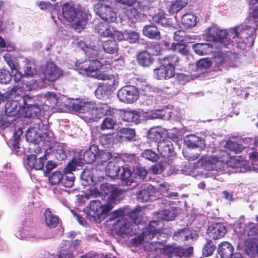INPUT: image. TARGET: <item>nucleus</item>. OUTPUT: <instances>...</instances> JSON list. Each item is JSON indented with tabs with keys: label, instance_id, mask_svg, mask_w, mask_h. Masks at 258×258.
Instances as JSON below:
<instances>
[{
	"label": "nucleus",
	"instance_id": "obj_30",
	"mask_svg": "<svg viewBox=\"0 0 258 258\" xmlns=\"http://www.w3.org/2000/svg\"><path fill=\"white\" fill-rule=\"evenodd\" d=\"M184 143L187 147L191 148L202 147L205 145L204 142L202 139L194 135L186 136L184 139Z\"/></svg>",
	"mask_w": 258,
	"mask_h": 258
},
{
	"label": "nucleus",
	"instance_id": "obj_32",
	"mask_svg": "<svg viewBox=\"0 0 258 258\" xmlns=\"http://www.w3.org/2000/svg\"><path fill=\"white\" fill-rule=\"evenodd\" d=\"M143 34L151 39L160 38V33L157 28L153 24L147 25L144 27Z\"/></svg>",
	"mask_w": 258,
	"mask_h": 258
},
{
	"label": "nucleus",
	"instance_id": "obj_36",
	"mask_svg": "<svg viewBox=\"0 0 258 258\" xmlns=\"http://www.w3.org/2000/svg\"><path fill=\"white\" fill-rule=\"evenodd\" d=\"M181 23L185 28L193 27L197 24V17L191 13L185 14L182 17Z\"/></svg>",
	"mask_w": 258,
	"mask_h": 258
},
{
	"label": "nucleus",
	"instance_id": "obj_26",
	"mask_svg": "<svg viewBox=\"0 0 258 258\" xmlns=\"http://www.w3.org/2000/svg\"><path fill=\"white\" fill-rule=\"evenodd\" d=\"M31 98L27 100V103L24 104L27 107L23 109V114L25 117H38L41 113L40 108L36 105L31 104Z\"/></svg>",
	"mask_w": 258,
	"mask_h": 258
},
{
	"label": "nucleus",
	"instance_id": "obj_62",
	"mask_svg": "<svg viewBox=\"0 0 258 258\" xmlns=\"http://www.w3.org/2000/svg\"><path fill=\"white\" fill-rule=\"evenodd\" d=\"M19 68L18 66H17V68L15 69H14L13 70H11L12 71V75H11V78L13 77L14 80V81L15 82H18L21 81L22 75V74L19 71Z\"/></svg>",
	"mask_w": 258,
	"mask_h": 258
},
{
	"label": "nucleus",
	"instance_id": "obj_59",
	"mask_svg": "<svg viewBox=\"0 0 258 258\" xmlns=\"http://www.w3.org/2000/svg\"><path fill=\"white\" fill-rule=\"evenodd\" d=\"M4 58L11 68V70H13L14 69L16 68L17 66H18V64L14 60V58H13L10 54H5L4 56Z\"/></svg>",
	"mask_w": 258,
	"mask_h": 258
},
{
	"label": "nucleus",
	"instance_id": "obj_13",
	"mask_svg": "<svg viewBox=\"0 0 258 258\" xmlns=\"http://www.w3.org/2000/svg\"><path fill=\"white\" fill-rule=\"evenodd\" d=\"M4 97H5L6 103L8 102H17L19 106V110L21 107V104L19 101H22L23 104H27V100H30V97L28 95H23V88L19 86H15L5 92Z\"/></svg>",
	"mask_w": 258,
	"mask_h": 258
},
{
	"label": "nucleus",
	"instance_id": "obj_18",
	"mask_svg": "<svg viewBox=\"0 0 258 258\" xmlns=\"http://www.w3.org/2000/svg\"><path fill=\"white\" fill-rule=\"evenodd\" d=\"M155 192V188L152 185L145 184L142 187V189L138 193V200L141 202L152 201L154 199Z\"/></svg>",
	"mask_w": 258,
	"mask_h": 258
},
{
	"label": "nucleus",
	"instance_id": "obj_15",
	"mask_svg": "<svg viewBox=\"0 0 258 258\" xmlns=\"http://www.w3.org/2000/svg\"><path fill=\"white\" fill-rule=\"evenodd\" d=\"M139 96V92L135 86L127 85L120 88L117 92L119 100L122 102L131 103L136 101Z\"/></svg>",
	"mask_w": 258,
	"mask_h": 258
},
{
	"label": "nucleus",
	"instance_id": "obj_48",
	"mask_svg": "<svg viewBox=\"0 0 258 258\" xmlns=\"http://www.w3.org/2000/svg\"><path fill=\"white\" fill-rule=\"evenodd\" d=\"M171 49L183 55H185L188 52L186 45L180 42L173 43L171 44Z\"/></svg>",
	"mask_w": 258,
	"mask_h": 258
},
{
	"label": "nucleus",
	"instance_id": "obj_21",
	"mask_svg": "<svg viewBox=\"0 0 258 258\" xmlns=\"http://www.w3.org/2000/svg\"><path fill=\"white\" fill-rule=\"evenodd\" d=\"M46 160V158L45 155L37 158L36 155L31 154L28 156L27 158V165L31 169H42Z\"/></svg>",
	"mask_w": 258,
	"mask_h": 258
},
{
	"label": "nucleus",
	"instance_id": "obj_39",
	"mask_svg": "<svg viewBox=\"0 0 258 258\" xmlns=\"http://www.w3.org/2000/svg\"><path fill=\"white\" fill-rule=\"evenodd\" d=\"M15 236L20 239H27L33 240L34 238V234L30 230L28 227H24L22 229L18 230L15 234Z\"/></svg>",
	"mask_w": 258,
	"mask_h": 258
},
{
	"label": "nucleus",
	"instance_id": "obj_2",
	"mask_svg": "<svg viewBox=\"0 0 258 258\" xmlns=\"http://www.w3.org/2000/svg\"><path fill=\"white\" fill-rule=\"evenodd\" d=\"M61 112L74 111L81 113V117L86 122L97 120L104 115H112L116 109L107 104L96 103L88 100L70 99L62 97L55 106Z\"/></svg>",
	"mask_w": 258,
	"mask_h": 258
},
{
	"label": "nucleus",
	"instance_id": "obj_22",
	"mask_svg": "<svg viewBox=\"0 0 258 258\" xmlns=\"http://www.w3.org/2000/svg\"><path fill=\"white\" fill-rule=\"evenodd\" d=\"M41 132L42 130L38 128L37 125L35 126L31 127L26 131V138L28 142L34 143L37 148L38 147L36 145L39 142L41 141Z\"/></svg>",
	"mask_w": 258,
	"mask_h": 258
},
{
	"label": "nucleus",
	"instance_id": "obj_12",
	"mask_svg": "<svg viewBox=\"0 0 258 258\" xmlns=\"http://www.w3.org/2000/svg\"><path fill=\"white\" fill-rule=\"evenodd\" d=\"M18 103L16 102H8L5 104V113L0 116V127L5 128L8 127L17 115L19 110Z\"/></svg>",
	"mask_w": 258,
	"mask_h": 258
},
{
	"label": "nucleus",
	"instance_id": "obj_52",
	"mask_svg": "<svg viewBox=\"0 0 258 258\" xmlns=\"http://www.w3.org/2000/svg\"><path fill=\"white\" fill-rule=\"evenodd\" d=\"M110 153L107 152H102L99 155H97V159L98 162H100L102 164L109 162L111 158H113Z\"/></svg>",
	"mask_w": 258,
	"mask_h": 258
},
{
	"label": "nucleus",
	"instance_id": "obj_41",
	"mask_svg": "<svg viewBox=\"0 0 258 258\" xmlns=\"http://www.w3.org/2000/svg\"><path fill=\"white\" fill-rule=\"evenodd\" d=\"M44 216L46 224L49 228H53L56 226L58 218L53 215L49 210L47 209L45 211Z\"/></svg>",
	"mask_w": 258,
	"mask_h": 258
},
{
	"label": "nucleus",
	"instance_id": "obj_57",
	"mask_svg": "<svg viewBox=\"0 0 258 258\" xmlns=\"http://www.w3.org/2000/svg\"><path fill=\"white\" fill-rule=\"evenodd\" d=\"M142 156L144 158L152 161H155L158 158V155L155 152L150 150H145L142 153Z\"/></svg>",
	"mask_w": 258,
	"mask_h": 258
},
{
	"label": "nucleus",
	"instance_id": "obj_14",
	"mask_svg": "<svg viewBox=\"0 0 258 258\" xmlns=\"http://www.w3.org/2000/svg\"><path fill=\"white\" fill-rule=\"evenodd\" d=\"M94 11L96 14L104 20L105 22L101 23H107L109 25V22H113L116 20V14L112 9L108 5L103 4L99 2L94 6ZM100 24V23H99ZM95 26V27L96 25Z\"/></svg>",
	"mask_w": 258,
	"mask_h": 258
},
{
	"label": "nucleus",
	"instance_id": "obj_23",
	"mask_svg": "<svg viewBox=\"0 0 258 258\" xmlns=\"http://www.w3.org/2000/svg\"><path fill=\"white\" fill-rule=\"evenodd\" d=\"M198 236V233L196 230L189 229H183L176 232L173 238L175 240L183 241L188 240L189 239H195Z\"/></svg>",
	"mask_w": 258,
	"mask_h": 258
},
{
	"label": "nucleus",
	"instance_id": "obj_55",
	"mask_svg": "<svg viewBox=\"0 0 258 258\" xmlns=\"http://www.w3.org/2000/svg\"><path fill=\"white\" fill-rule=\"evenodd\" d=\"M1 177L0 182L2 183H8L10 184L16 181L15 176L12 174H8V172L6 173V175L3 173L2 176L1 175Z\"/></svg>",
	"mask_w": 258,
	"mask_h": 258
},
{
	"label": "nucleus",
	"instance_id": "obj_10",
	"mask_svg": "<svg viewBox=\"0 0 258 258\" xmlns=\"http://www.w3.org/2000/svg\"><path fill=\"white\" fill-rule=\"evenodd\" d=\"M62 15L68 21L72 23V27L79 32L85 28L91 16L86 12L77 11L74 6L69 4L63 5Z\"/></svg>",
	"mask_w": 258,
	"mask_h": 258
},
{
	"label": "nucleus",
	"instance_id": "obj_56",
	"mask_svg": "<svg viewBox=\"0 0 258 258\" xmlns=\"http://www.w3.org/2000/svg\"><path fill=\"white\" fill-rule=\"evenodd\" d=\"M135 174L140 179H145L147 175V171L146 169L142 166L138 165L134 169Z\"/></svg>",
	"mask_w": 258,
	"mask_h": 258
},
{
	"label": "nucleus",
	"instance_id": "obj_16",
	"mask_svg": "<svg viewBox=\"0 0 258 258\" xmlns=\"http://www.w3.org/2000/svg\"><path fill=\"white\" fill-rule=\"evenodd\" d=\"M45 79L53 82L58 79L62 74L58 67L52 62H47L43 70Z\"/></svg>",
	"mask_w": 258,
	"mask_h": 258
},
{
	"label": "nucleus",
	"instance_id": "obj_44",
	"mask_svg": "<svg viewBox=\"0 0 258 258\" xmlns=\"http://www.w3.org/2000/svg\"><path fill=\"white\" fill-rule=\"evenodd\" d=\"M66 170L65 172L67 174L62 175L61 184L66 187H71L74 184L75 177L73 174L71 173L73 170L68 171L70 170L67 169V167L66 168Z\"/></svg>",
	"mask_w": 258,
	"mask_h": 258
},
{
	"label": "nucleus",
	"instance_id": "obj_27",
	"mask_svg": "<svg viewBox=\"0 0 258 258\" xmlns=\"http://www.w3.org/2000/svg\"><path fill=\"white\" fill-rule=\"evenodd\" d=\"M114 40H108L104 42L102 44L100 42H97L96 45H94L92 47L94 49L97 48L98 45L101 46L102 49H103L104 51L108 53H114L117 51L118 46L115 42L116 39L113 38Z\"/></svg>",
	"mask_w": 258,
	"mask_h": 258
},
{
	"label": "nucleus",
	"instance_id": "obj_60",
	"mask_svg": "<svg viewBox=\"0 0 258 258\" xmlns=\"http://www.w3.org/2000/svg\"><path fill=\"white\" fill-rule=\"evenodd\" d=\"M212 64L211 61L209 59H201L198 61L196 64L197 69L202 70L209 68Z\"/></svg>",
	"mask_w": 258,
	"mask_h": 258
},
{
	"label": "nucleus",
	"instance_id": "obj_7",
	"mask_svg": "<svg viewBox=\"0 0 258 258\" xmlns=\"http://www.w3.org/2000/svg\"><path fill=\"white\" fill-rule=\"evenodd\" d=\"M244 218L236 222L234 231L244 239V249L250 258H258V224L248 222L243 224Z\"/></svg>",
	"mask_w": 258,
	"mask_h": 258
},
{
	"label": "nucleus",
	"instance_id": "obj_58",
	"mask_svg": "<svg viewBox=\"0 0 258 258\" xmlns=\"http://www.w3.org/2000/svg\"><path fill=\"white\" fill-rule=\"evenodd\" d=\"M189 37V35H186L185 32L181 30L175 32L174 36V40L179 43L184 40L188 41Z\"/></svg>",
	"mask_w": 258,
	"mask_h": 258
},
{
	"label": "nucleus",
	"instance_id": "obj_17",
	"mask_svg": "<svg viewBox=\"0 0 258 258\" xmlns=\"http://www.w3.org/2000/svg\"><path fill=\"white\" fill-rule=\"evenodd\" d=\"M175 69L174 68L168 67L161 64L160 66L154 69V75L156 78L159 80H167L174 76Z\"/></svg>",
	"mask_w": 258,
	"mask_h": 258
},
{
	"label": "nucleus",
	"instance_id": "obj_31",
	"mask_svg": "<svg viewBox=\"0 0 258 258\" xmlns=\"http://www.w3.org/2000/svg\"><path fill=\"white\" fill-rule=\"evenodd\" d=\"M177 214V210L174 207L161 211L157 213V217L166 221H171L174 219Z\"/></svg>",
	"mask_w": 258,
	"mask_h": 258
},
{
	"label": "nucleus",
	"instance_id": "obj_25",
	"mask_svg": "<svg viewBox=\"0 0 258 258\" xmlns=\"http://www.w3.org/2000/svg\"><path fill=\"white\" fill-rule=\"evenodd\" d=\"M157 149L162 157H168L173 151V147L170 140H164L158 143Z\"/></svg>",
	"mask_w": 258,
	"mask_h": 258
},
{
	"label": "nucleus",
	"instance_id": "obj_6",
	"mask_svg": "<svg viewBox=\"0 0 258 258\" xmlns=\"http://www.w3.org/2000/svg\"><path fill=\"white\" fill-rule=\"evenodd\" d=\"M140 211L136 209L131 213L127 208H121L111 213L110 220L114 221L113 229L115 233L123 237L137 233L139 228L137 225Z\"/></svg>",
	"mask_w": 258,
	"mask_h": 258
},
{
	"label": "nucleus",
	"instance_id": "obj_28",
	"mask_svg": "<svg viewBox=\"0 0 258 258\" xmlns=\"http://www.w3.org/2000/svg\"><path fill=\"white\" fill-rule=\"evenodd\" d=\"M233 247L227 241L221 242L218 246V251L222 258H229L233 252Z\"/></svg>",
	"mask_w": 258,
	"mask_h": 258
},
{
	"label": "nucleus",
	"instance_id": "obj_20",
	"mask_svg": "<svg viewBox=\"0 0 258 258\" xmlns=\"http://www.w3.org/2000/svg\"><path fill=\"white\" fill-rule=\"evenodd\" d=\"M120 162V158L114 157L111 158V160L107 162L105 167V173L107 176L114 178L118 175L120 170L119 165Z\"/></svg>",
	"mask_w": 258,
	"mask_h": 258
},
{
	"label": "nucleus",
	"instance_id": "obj_63",
	"mask_svg": "<svg viewBox=\"0 0 258 258\" xmlns=\"http://www.w3.org/2000/svg\"><path fill=\"white\" fill-rule=\"evenodd\" d=\"M249 159L252 164V168L253 169V166L255 164H258V152L253 151L249 154Z\"/></svg>",
	"mask_w": 258,
	"mask_h": 258
},
{
	"label": "nucleus",
	"instance_id": "obj_35",
	"mask_svg": "<svg viewBox=\"0 0 258 258\" xmlns=\"http://www.w3.org/2000/svg\"><path fill=\"white\" fill-rule=\"evenodd\" d=\"M135 136V131L132 128H121L117 134V137L121 141L132 140Z\"/></svg>",
	"mask_w": 258,
	"mask_h": 258
},
{
	"label": "nucleus",
	"instance_id": "obj_19",
	"mask_svg": "<svg viewBox=\"0 0 258 258\" xmlns=\"http://www.w3.org/2000/svg\"><path fill=\"white\" fill-rule=\"evenodd\" d=\"M226 232V229L225 226L220 223L211 225L207 230L209 237L213 239L221 238L225 235Z\"/></svg>",
	"mask_w": 258,
	"mask_h": 258
},
{
	"label": "nucleus",
	"instance_id": "obj_53",
	"mask_svg": "<svg viewBox=\"0 0 258 258\" xmlns=\"http://www.w3.org/2000/svg\"><path fill=\"white\" fill-rule=\"evenodd\" d=\"M11 80V75L7 70H0V83L2 84H7Z\"/></svg>",
	"mask_w": 258,
	"mask_h": 258
},
{
	"label": "nucleus",
	"instance_id": "obj_46",
	"mask_svg": "<svg viewBox=\"0 0 258 258\" xmlns=\"http://www.w3.org/2000/svg\"><path fill=\"white\" fill-rule=\"evenodd\" d=\"M178 62V57L175 55H169L160 59V64L168 67L175 69L176 63Z\"/></svg>",
	"mask_w": 258,
	"mask_h": 258
},
{
	"label": "nucleus",
	"instance_id": "obj_43",
	"mask_svg": "<svg viewBox=\"0 0 258 258\" xmlns=\"http://www.w3.org/2000/svg\"><path fill=\"white\" fill-rule=\"evenodd\" d=\"M103 75L105 76L104 79H98L107 81L108 82L106 84L111 89L118 86L119 83V77L118 75H113L104 72H103Z\"/></svg>",
	"mask_w": 258,
	"mask_h": 258
},
{
	"label": "nucleus",
	"instance_id": "obj_42",
	"mask_svg": "<svg viewBox=\"0 0 258 258\" xmlns=\"http://www.w3.org/2000/svg\"><path fill=\"white\" fill-rule=\"evenodd\" d=\"M45 104L51 108L54 107L59 103V97L54 93L47 92L44 95Z\"/></svg>",
	"mask_w": 258,
	"mask_h": 258
},
{
	"label": "nucleus",
	"instance_id": "obj_4",
	"mask_svg": "<svg viewBox=\"0 0 258 258\" xmlns=\"http://www.w3.org/2000/svg\"><path fill=\"white\" fill-rule=\"evenodd\" d=\"M75 44H77L78 47L82 49L88 59L85 61L78 60L76 62L75 67L80 74L83 75H87L94 77L97 79H104L103 72H99L101 68L108 69L106 61L104 63L100 62L96 57H98L102 52V47L100 45L94 49L92 45H88L85 42L77 39Z\"/></svg>",
	"mask_w": 258,
	"mask_h": 258
},
{
	"label": "nucleus",
	"instance_id": "obj_49",
	"mask_svg": "<svg viewBox=\"0 0 258 258\" xmlns=\"http://www.w3.org/2000/svg\"><path fill=\"white\" fill-rule=\"evenodd\" d=\"M81 178L86 182L84 183L85 185L94 183V176L92 174H91L90 171L88 169H85L82 171Z\"/></svg>",
	"mask_w": 258,
	"mask_h": 258
},
{
	"label": "nucleus",
	"instance_id": "obj_51",
	"mask_svg": "<svg viewBox=\"0 0 258 258\" xmlns=\"http://www.w3.org/2000/svg\"><path fill=\"white\" fill-rule=\"evenodd\" d=\"M107 63V66L108 67V69H112V67L113 66L115 68L119 69L120 66H122L124 64V60L122 58H118L116 59L112 60H106Z\"/></svg>",
	"mask_w": 258,
	"mask_h": 258
},
{
	"label": "nucleus",
	"instance_id": "obj_47",
	"mask_svg": "<svg viewBox=\"0 0 258 258\" xmlns=\"http://www.w3.org/2000/svg\"><path fill=\"white\" fill-rule=\"evenodd\" d=\"M62 174L58 171H55L49 175V181L52 185H57L61 183Z\"/></svg>",
	"mask_w": 258,
	"mask_h": 258
},
{
	"label": "nucleus",
	"instance_id": "obj_45",
	"mask_svg": "<svg viewBox=\"0 0 258 258\" xmlns=\"http://www.w3.org/2000/svg\"><path fill=\"white\" fill-rule=\"evenodd\" d=\"M221 145L225 149L233 151L235 154L241 152L243 149V147L240 145L231 141H222Z\"/></svg>",
	"mask_w": 258,
	"mask_h": 258
},
{
	"label": "nucleus",
	"instance_id": "obj_9",
	"mask_svg": "<svg viewBox=\"0 0 258 258\" xmlns=\"http://www.w3.org/2000/svg\"><path fill=\"white\" fill-rule=\"evenodd\" d=\"M95 32L102 37H110L117 41L124 40L130 43H136L139 39V33L135 31H125L123 33L107 23H100L96 25Z\"/></svg>",
	"mask_w": 258,
	"mask_h": 258
},
{
	"label": "nucleus",
	"instance_id": "obj_1",
	"mask_svg": "<svg viewBox=\"0 0 258 258\" xmlns=\"http://www.w3.org/2000/svg\"><path fill=\"white\" fill-rule=\"evenodd\" d=\"M258 4V0H252V3ZM252 18L247 20L246 25L238 26L229 29L228 31L221 30L217 25L212 24L207 28L204 34L205 38L213 41L215 47H229L235 46L243 49L245 48L246 40L248 38L253 39L258 23L254 22V19H258V6L255 7L252 12Z\"/></svg>",
	"mask_w": 258,
	"mask_h": 258
},
{
	"label": "nucleus",
	"instance_id": "obj_40",
	"mask_svg": "<svg viewBox=\"0 0 258 258\" xmlns=\"http://www.w3.org/2000/svg\"><path fill=\"white\" fill-rule=\"evenodd\" d=\"M111 89L106 83L100 84L95 91V95L99 99L105 98Z\"/></svg>",
	"mask_w": 258,
	"mask_h": 258
},
{
	"label": "nucleus",
	"instance_id": "obj_33",
	"mask_svg": "<svg viewBox=\"0 0 258 258\" xmlns=\"http://www.w3.org/2000/svg\"><path fill=\"white\" fill-rule=\"evenodd\" d=\"M122 118L124 121L139 123L141 120V115L137 111L125 110L122 114Z\"/></svg>",
	"mask_w": 258,
	"mask_h": 258
},
{
	"label": "nucleus",
	"instance_id": "obj_50",
	"mask_svg": "<svg viewBox=\"0 0 258 258\" xmlns=\"http://www.w3.org/2000/svg\"><path fill=\"white\" fill-rule=\"evenodd\" d=\"M115 124V120L111 117H106L101 125L102 130L111 129Z\"/></svg>",
	"mask_w": 258,
	"mask_h": 258
},
{
	"label": "nucleus",
	"instance_id": "obj_29",
	"mask_svg": "<svg viewBox=\"0 0 258 258\" xmlns=\"http://www.w3.org/2000/svg\"><path fill=\"white\" fill-rule=\"evenodd\" d=\"M214 44L211 43H197L192 46L195 52L200 55H206L213 52Z\"/></svg>",
	"mask_w": 258,
	"mask_h": 258
},
{
	"label": "nucleus",
	"instance_id": "obj_64",
	"mask_svg": "<svg viewBox=\"0 0 258 258\" xmlns=\"http://www.w3.org/2000/svg\"><path fill=\"white\" fill-rule=\"evenodd\" d=\"M150 171L154 174H161L163 171V166L160 163L156 164L150 168Z\"/></svg>",
	"mask_w": 258,
	"mask_h": 258
},
{
	"label": "nucleus",
	"instance_id": "obj_38",
	"mask_svg": "<svg viewBox=\"0 0 258 258\" xmlns=\"http://www.w3.org/2000/svg\"><path fill=\"white\" fill-rule=\"evenodd\" d=\"M138 60L140 64L143 67H148L153 61L152 55L147 51H143L138 56Z\"/></svg>",
	"mask_w": 258,
	"mask_h": 258
},
{
	"label": "nucleus",
	"instance_id": "obj_24",
	"mask_svg": "<svg viewBox=\"0 0 258 258\" xmlns=\"http://www.w3.org/2000/svg\"><path fill=\"white\" fill-rule=\"evenodd\" d=\"M167 135L166 130L160 126L153 127L148 132L149 138L158 143L164 140Z\"/></svg>",
	"mask_w": 258,
	"mask_h": 258
},
{
	"label": "nucleus",
	"instance_id": "obj_37",
	"mask_svg": "<svg viewBox=\"0 0 258 258\" xmlns=\"http://www.w3.org/2000/svg\"><path fill=\"white\" fill-rule=\"evenodd\" d=\"M122 169L121 174L122 184L123 185H130L134 181L131 171L126 165L123 166Z\"/></svg>",
	"mask_w": 258,
	"mask_h": 258
},
{
	"label": "nucleus",
	"instance_id": "obj_5",
	"mask_svg": "<svg viewBox=\"0 0 258 258\" xmlns=\"http://www.w3.org/2000/svg\"><path fill=\"white\" fill-rule=\"evenodd\" d=\"M100 189L101 191H99L97 189H92L90 191V195L94 197H104L106 203L102 204L99 200L91 201L90 213L92 212L95 217L104 219L116 204L118 192L116 188L108 183L101 184Z\"/></svg>",
	"mask_w": 258,
	"mask_h": 258
},
{
	"label": "nucleus",
	"instance_id": "obj_3",
	"mask_svg": "<svg viewBox=\"0 0 258 258\" xmlns=\"http://www.w3.org/2000/svg\"><path fill=\"white\" fill-rule=\"evenodd\" d=\"M198 162L204 169L221 173L244 172L251 169L242 157H231L223 150H217L212 155L202 157Z\"/></svg>",
	"mask_w": 258,
	"mask_h": 258
},
{
	"label": "nucleus",
	"instance_id": "obj_61",
	"mask_svg": "<svg viewBox=\"0 0 258 258\" xmlns=\"http://www.w3.org/2000/svg\"><path fill=\"white\" fill-rule=\"evenodd\" d=\"M126 15L129 19L131 20L133 22L137 20L139 18V14L137 10L135 8H131L127 10L125 12Z\"/></svg>",
	"mask_w": 258,
	"mask_h": 258
},
{
	"label": "nucleus",
	"instance_id": "obj_54",
	"mask_svg": "<svg viewBox=\"0 0 258 258\" xmlns=\"http://www.w3.org/2000/svg\"><path fill=\"white\" fill-rule=\"evenodd\" d=\"M41 141L51 142L53 140L54 134L51 131L44 129L41 132Z\"/></svg>",
	"mask_w": 258,
	"mask_h": 258
},
{
	"label": "nucleus",
	"instance_id": "obj_11",
	"mask_svg": "<svg viewBox=\"0 0 258 258\" xmlns=\"http://www.w3.org/2000/svg\"><path fill=\"white\" fill-rule=\"evenodd\" d=\"M98 149L95 146H91L89 149L86 150L83 155V159L74 157L68 165L67 169L69 171L75 170L77 166H81L84 162L90 164L97 159V151Z\"/></svg>",
	"mask_w": 258,
	"mask_h": 258
},
{
	"label": "nucleus",
	"instance_id": "obj_34",
	"mask_svg": "<svg viewBox=\"0 0 258 258\" xmlns=\"http://www.w3.org/2000/svg\"><path fill=\"white\" fill-rule=\"evenodd\" d=\"M187 0H176L169 2L167 7L170 13H176L185 7L187 4Z\"/></svg>",
	"mask_w": 258,
	"mask_h": 258
},
{
	"label": "nucleus",
	"instance_id": "obj_8",
	"mask_svg": "<svg viewBox=\"0 0 258 258\" xmlns=\"http://www.w3.org/2000/svg\"><path fill=\"white\" fill-rule=\"evenodd\" d=\"M160 224L159 221L155 220L151 221L143 232L141 235L132 239L134 244L137 246L141 243H145L144 248L146 250L159 251L160 253L168 255V257L172 255L174 252L177 251L178 247L173 246H164L162 243L159 242L149 243L150 240L153 238L159 230L157 228Z\"/></svg>",
	"mask_w": 258,
	"mask_h": 258
}]
</instances>
